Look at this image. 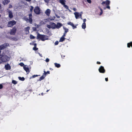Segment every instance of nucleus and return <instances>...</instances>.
I'll return each instance as SVG.
<instances>
[{"instance_id": "nucleus-55", "label": "nucleus", "mask_w": 132, "mask_h": 132, "mask_svg": "<svg viewBox=\"0 0 132 132\" xmlns=\"http://www.w3.org/2000/svg\"><path fill=\"white\" fill-rule=\"evenodd\" d=\"M2 62L1 61V60H0V64L2 63Z\"/></svg>"}, {"instance_id": "nucleus-20", "label": "nucleus", "mask_w": 132, "mask_h": 132, "mask_svg": "<svg viewBox=\"0 0 132 132\" xmlns=\"http://www.w3.org/2000/svg\"><path fill=\"white\" fill-rule=\"evenodd\" d=\"M66 2L65 0H60L59 2L62 5H63L65 4V2Z\"/></svg>"}, {"instance_id": "nucleus-24", "label": "nucleus", "mask_w": 132, "mask_h": 132, "mask_svg": "<svg viewBox=\"0 0 132 132\" xmlns=\"http://www.w3.org/2000/svg\"><path fill=\"white\" fill-rule=\"evenodd\" d=\"M65 38L64 37H62L60 39L59 42H62L64 40Z\"/></svg>"}, {"instance_id": "nucleus-33", "label": "nucleus", "mask_w": 132, "mask_h": 132, "mask_svg": "<svg viewBox=\"0 0 132 132\" xmlns=\"http://www.w3.org/2000/svg\"><path fill=\"white\" fill-rule=\"evenodd\" d=\"M19 65L21 66H24V64L23 63H21L19 64Z\"/></svg>"}, {"instance_id": "nucleus-50", "label": "nucleus", "mask_w": 132, "mask_h": 132, "mask_svg": "<svg viewBox=\"0 0 132 132\" xmlns=\"http://www.w3.org/2000/svg\"><path fill=\"white\" fill-rule=\"evenodd\" d=\"M55 17H54L53 18V19H50L49 20H51V21H52V20H53L55 18Z\"/></svg>"}, {"instance_id": "nucleus-16", "label": "nucleus", "mask_w": 132, "mask_h": 132, "mask_svg": "<svg viewBox=\"0 0 132 132\" xmlns=\"http://www.w3.org/2000/svg\"><path fill=\"white\" fill-rule=\"evenodd\" d=\"M74 14L75 15V17L76 19H77L79 18L80 15H79V13H78L77 12H75L74 13ZM80 15L81 16V14H80Z\"/></svg>"}, {"instance_id": "nucleus-48", "label": "nucleus", "mask_w": 132, "mask_h": 132, "mask_svg": "<svg viewBox=\"0 0 132 132\" xmlns=\"http://www.w3.org/2000/svg\"><path fill=\"white\" fill-rule=\"evenodd\" d=\"M73 10H74V11H76V9L75 8H73Z\"/></svg>"}, {"instance_id": "nucleus-6", "label": "nucleus", "mask_w": 132, "mask_h": 132, "mask_svg": "<svg viewBox=\"0 0 132 132\" xmlns=\"http://www.w3.org/2000/svg\"><path fill=\"white\" fill-rule=\"evenodd\" d=\"M16 29L15 28H14L12 29L11 30L10 32V34L11 35H14L16 31Z\"/></svg>"}, {"instance_id": "nucleus-40", "label": "nucleus", "mask_w": 132, "mask_h": 132, "mask_svg": "<svg viewBox=\"0 0 132 132\" xmlns=\"http://www.w3.org/2000/svg\"><path fill=\"white\" fill-rule=\"evenodd\" d=\"M32 29H33V30L34 31H36V27H33L32 28Z\"/></svg>"}, {"instance_id": "nucleus-51", "label": "nucleus", "mask_w": 132, "mask_h": 132, "mask_svg": "<svg viewBox=\"0 0 132 132\" xmlns=\"http://www.w3.org/2000/svg\"><path fill=\"white\" fill-rule=\"evenodd\" d=\"M34 45V47H35H35H36V44H35Z\"/></svg>"}, {"instance_id": "nucleus-1", "label": "nucleus", "mask_w": 132, "mask_h": 132, "mask_svg": "<svg viewBox=\"0 0 132 132\" xmlns=\"http://www.w3.org/2000/svg\"><path fill=\"white\" fill-rule=\"evenodd\" d=\"M10 58L9 57L6 55H3L2 56L0 55V60L2 62H4L9 60Z\"/></svg>"}, {"instance_id": "nucleus-32", "label": "nucleus", "mask_w": 132, "mask_h": 132, "mask_svg": "<svg viewBox=\"0 0 132 132\" xmlns=\"http://www.w3.org/2000/svg\"><path fill=\"white\" fill-rule=\"evenodd\" d=\"M30 38L31 39H33L35 38V37L32 35H31L30 36Z\"/></svg>"}, {"instance_id": "nucleus-53", "label": "nucleus", "mask_w": 132, "mask_h": 132, "mask_svg": "<svg viewBox=\"0 0 132 132\" xmlns=\"http://www.w3.org/2000/svg\"><path fill=\"white\" fill-rule=\"evenodd\" d=\"M46 73H48V74H49L50 73V71H47V72H46Z\"/></svg>"}, {"instance_id": "nucleus-42", "label": "nucleus", "mask_w": 132, "mask_h": 132, "mask_svg": "<svg viewBox=\"0 0 132 132\" xmlns=\"http://www.w3.org/2000/svg\"><path fill=\"white\" fill-rule=\"evenodd\" d=\"M66 33H64L63 35L62 36V37H64L65 36Z\"/></svg>"}, {"instance_id": "nucleus-25", "label": "nucleus", "mask_w": 132, "mask_h": 132, "mask_svg": "<svg viewBox=\"0 0 132 132\" xmlns=\"http://www.w3.org/2000/svg\"><path fill=\"white\" fill-rule=\"evenodd\" d=\"M63 7H65L66 9L69 10H70L69 9V7L67 5H66L65 4H64L63 5Z\"/></svg>"}, {"instance_id": "nucleus-41", "label": "nucleus", "mask_w": 132, "mask_h": 132, "mask_svg": "<svg viewBox=\"0 0 132 132\" xmlns=\"http://www.w3.org/2000/svg\"><path fill=\"white\" fill-rule=\"evenodd\" d=\"M3 87V85L2 84H0V89H1Z\"/></svg>"}, {"instance_id": "nucleus-31", "label": "nucleus", "mask_w": 132, "mask_h": 132, "mask_svg": "<svg viewBox=\"0 0 132 132\" xmlns=\"http://www.w3.org/2000/svg\"><path fill=\"white\" fill-rule=\"evenodd\" d=\"M100 9L101 11V12L100 13V15H101L103 13V10H102V9L100 7Z\"/></svg>"}, {"instance_id": "nucleus-45", "label": "nucleus", "mask_w": 132, "mask_h": 132, "mask_svg": "<svg viewBox=\"0 0 132 132\" xmlns=\"http://www.w3.org/2000/svg\"><path fill=\"white\" fill-rule=\"evenodd\" d=\"M12 6L11 5H9V8H12Z\"/></svg>"}, {"instance_id": "nucleus-37", "label": "nucleus", "mask_w": 132, "mask_h": 132, "mask_svg": "<svg viewBox=\"0 0 132 132\" xmlns=\"http://www.w3.org/2000/svg\"><path fill=\"white\" fill-rule=\"evenodd\" d=\"M106 8L109 9H110V7L109 6V5H106Z\"/></svg>"}, {"instance_id": "nucleus-23", "label": "nucleus", "mask_w": 132, "mask_h": 132, "mask_svg": "<svg viewBox=\"0 0 132 132\" xmlns=\"http://www.w3.org/2000/svg\"><path fill=\"white\" fill-rule=\"evenodd\" d=\"M82 28L85 29L86 28V24L85 23H83L82 26Z\"/></svg>"}, {"instance_id": "nucleus-15", "label": "nucleus", "mask_w": 132, "mask_h": 132, "mask_svg": "<svg viewBox=\"0 0 132 132\" xmlns=\"http://www.w3.org/2000/svg\"><path fill=\"white\" fill-rule=\"evenodd\" d=\"M30 27H28L24 28L25 31L26 32V34H27L29 33V30L30 29Z\"/></svg>"}, {"instance_id": "nucleus-44", "label": "nucleus", "mask_w": 132, "mask_h": 132, "mask_svg": "<svg viewBox=\"0 0 132 132\" xmlns=\"http://www.w3.org/2000/svg\"><path fill=\"white\" fill-rule=\"evenodd\" d=\"M58 45V41H56L55 43V45Z\"/></svg>"}, {"instance_id": "nucleus-17", "label": "nucleus", "mask_w": 132, "mask_h": 132, "mask_svg": "<svg viewBox=\"0 0 132 132\" xmlns=\"http://www.w3.org/2000/svg\"><path fill=\"white\" fill-rule=\"evenodd\" d=\"M5 67L6 70H9L11 69V66L9 64L5 65Z\"/></svg>"}, {"instance_id": "nucleus-30", "label": "nucleus", "mask_w": 132, "mask_h": 132, "mask_svg": "<svg viewBox=\"0 0 132 132\" xmlns=\"http://www.w3.org/2000/svg\"><path fill=\"white\" fill-rule=\"evenodd\" d=\"M12 83L14 84H16L17 83V82L15 80H13L12 81Z\"/></svg>"}, {"instance_id": "nucleus-27", "label": "nucleus", "mask_w": 132, "mask_h": 132, "mask_svg": "<svg viewBox=\"0 0 132 132\" xmlns=\"http://www.w3.org/2000/svg\"><path fill=\"white\" fill-rule=\"evenodd\" d=\"M19 79L20 80L22 81H24V78L23 77H19Z\"/></svg>"}, {"instance_id": "nucleus-4", "label": "nucleus", "mask_w": 132, "mask_h": 132, "mask_svg": "<svg viewBox=\"0 0 132 132\" xmlns=\"http://www.w3.org/2000/svg\"><path fill=\"white\" fill-rule=\"evenodd\" d=\"M16 22L14 20L10 21L8 23L7 26L8 27H11L16 24Z\"/></svg>"}, {"instance_id": "nucleus-11", "label": "nucleus", "mask_w": 132, "mask_h": 132, "mask_svg": "<svg viewBox=\"0 0 132 132\" xmlns=\"http://www.w3.org/2000/svg\"><path fill=\"white\" fill-rule=\"evenodd\" d=\"M110 3V2L108 0H106L105 1H103L102 3V4L104 5V4H105L106 5H109Z\"/></svg>"}, {"instance_id": "nucleus-12", "label": "nucleus", "mask_w": 132, "mask_h": 132, "mask_svg": "<svg viewBox=\"0 0 132 132\" xmlns=\"http://www.w3.org/2000/svg\"><path fill=\"white\" fill-rule=\"evenodd\" d=\"M46 72L45 71H44V73L43 74L42 76H41L39 80L40 81H41V80L43 79L46 76Z\"/></svg>"}, {"instance_id": "nucleus-43", "label": "nucleus", "mask_w": 132, "mask_h": 132, "mask_svg": "<svg viewBox=\"0 0 132 132\" xmlns=\"http://www.w3.org/2000/svg\"><path fill=\"white\" fill-rule=\"evenodd\" d=\"M86 19H83V22H84V23H85V22H86Z\"/></svg>"}, {"instance_id": "nucleus-56", "label": "nucleus", "mask_w": 132, "mask_h": 132, "mask_svg": "<svg viewBox=\"0 0 132 132\" xmlns=\"http://www.w3.org/2000/svg\"><path fill=\"white\" fill-rule=\"evenodd\" d=\"M41 94L42 95H43V93H41Z\"/></svg>"}, {"instance_id": "nucleus-29", "label": "nucleus", "mask_w": 132, "mask_h": 132, "mask_svg": "<svg viewBox=\"0 0 132 132\" xmlns=\"http://www.w3.org/2000/svg\"><path fill=\"white\" fill-rule=\"evenodd\" d=\"M34 9V7L33 6H30V11L31 12H32L33 11V10Z\"/></svg>"}, {"instance_id": "nucleus-18", "label": "nucleus", "mask_w": 132, "mask_h": 132, "mask_svg": "<svg viewBox=\"0 0 132 132\" xmlns=\"http://www.w3.org/2000/svg\"><path fill=\"white\" fill-rule=\"evenodd\" d=\"M29 18L30 19V23H32V15L31 13L29 15Z\"/></svg>"}, {"instance_id": "nucleus-13", "label": "nucleus", "mask_w": 132, "mask_h": 132, "mask_svg": "<svg viewBox=\"0 0 132 132\" xmlns=\"http://www.w3.org/2000/svg\"><path fill=\"white\" fill-rule=\"evenodd\" d=\"M67 24L68 25H69L73 27V29H74L75 28H77L76 26H75L74 24L72 23L71 22H68L67 23Z\"/></svg>"}, {"instance_id": "nucleus-2", "label": "nucleus", "mask_w": 132, "mask_h": 132, "mask_svg": "<svg viewBox=\"0 0 132 132\" xmlns=\"http://www.w3.org/2000/svg\"><path fill=\"white\" fill-rule=\"evenodd\" d=\"M57 24L58 23H57L56 25L55 23L52 22H51L50 23V24L46 25V27L49 29L51 28L53 29H55V28H57Z\"/></svg>"}, {"instance_id": "nucleus-35", "label": "nucleus", "mask_w": 132, "mask_h": 132, "mask_svg": "<svg viewBox=\"0 0 132 132\" xmlns=\"http://www.w3.org/2000/svg\"><path fill=\"white\" fill-rule=\"evenodd\" d=\"M38 75H34L32 76V77L33 78H35V77H37Z\"/></svg>"}, {"instance_id": "nucleus-54", "label": "nucleus", "mask_w": 132, "mask_h": 132, "mask_svg": "<svg viewBox=\"0 0 132 132\" xmlns=\"http://www.w3.org/2000/svg\"><path fill=\"white\" fill-rule=\"evenodd\" d=\"M28 2H30L31 1V0H26Z\"/></svg>"}, {"instance_id": "nucleus-38", "label": "nucleus", "mask_w": 132, "mask_h": 132, "mask_svg": "<svg viewBox=\"0 0 132 132\" xmlns=\"http://www.w3.org/2000/svg\"><path fill=\"white\" fill-rule=\"evenodd\" d=\"M87 2L89 3H91V1L90 0H87Z\"/></svg>"}, {"instance_id": "nucleus-59", "label": "nucleus", "mask_w": 132, "mask_h": 132, "mask_svg": "<svg viewBox=\"0 0 132 132\" xmlns=\"http://www.w3.org/2000/svg\"><path fill=\"white\" fill-rule=\"evenodd\" d=\"M58 18H60V16H58Z\"/></svg>"}, {"instance_id": "nucleus-5", "label": "nucleus", "mask_w": 132, "mask_h": 132, "mask_svg": "<svg viewBox=\"0 0 132 132\" xmlns=\"http://www.w3.org/2000/svg\"><path fill=\"white\" fill-rule=\"evenodd\" d=\"M98 71L100 73H104L105 72V69L104 67L101 66L98 69Z\"/></svg>"}, {"instance_id": "nucleus-58", "label": "nucleus", "mask_w": 132, "mask_h": 132, "mask_svg": "<svg viewBox=\"0 0 132 132\" xmlns=\"http://www.w3.org/2000/svg\"><path fill=\"white\" fill-rule=\"evenodd\" d=\"M49 90H47V91H46V92H48V91H49Z\"/></svg>"}, {"instance_id": "nucleus-21", "label": "nucleus", "mask_w": 132, "mask_h": 132, "mask_svg": "<svg viewBox=\"0 0 132 132\" xmlns=\"http://www.w3.org/2000/svg\"><path fill=\"white\" fill-rule=\"evenodd\" d=\"M24 19L27 22H30V19H28V18H27L26 16H25L24 18Z\"/></svg>"}, {"instance_id": "nucleus-28", "label": "nucleus", "mask_w": 132, "mask_h": 132, "mask_svg": "<svg viewBox=\"0 0 132 132\" xmlns=\"http://www.w3.org/2000/svg\"><path fill=\"white\" fill-rule=\"evenodd\" d=\"M62 24L58 22V28H60L61 26H62Z\"/></svg>"}, {"instance_id": "nucleus-34", "label": "nucleus", "mask_w": 132, "mask_h": 132, "mask_svg": "<svg viewBox=\"0 0 132 132\" xmlns=\"http://www.w3.org/2000/svg\"><path fill=\"white\" fill-rule=\"evenodd\" d=\"M33 49L34 50L36 51L37 50L38 48H36V47H35H35H33Z\"/></svg>"}, {"instance_id": "nucleus-36", "label": "nucleus", "mask_w": 132, "mask_h": 132, "mask_svg": "<svg viewBox=\"0 0 132 132\" xmlns=\"http://www.w3.org/2000/svg\"><path fill=\"white\" fill-rule=\"evenodd\" d=\"M49 59L48 58H47L46 59L45 61L46 62H48L49 61Z\"/></svg>"}, {"instance_id": "nucleus-47", "label": "nucleus", "mask_w": 132, "mask_h": 132, "mask_svg": "<svg viewBox=\"0 0 132 132\" xmlns=\"http://www.w3.org/2000/svg\"><path fill=\"white\" fill-rule=\"evenodd\" d=\"M97 63L98 64H100L101 63L100 62L97 61Z\"/></svg>"}, {"instance_id": "nucleus-8", "label": "nucleus", "mask_w": 132, "mask_h": 132, "mask_svg": "<svg viewBox=\"0 0 132 132\" xmlns=\"http://www.w3.org/2000/svg\"><path fill=\"white\" fill-rule=\"evenodd\" d=\"M8 44L5 43L0 46V50L4 49L5 48H6L7 46H8Z\"/></svg>"}, {"instance_id": "nucleus-9", "label": "nucleus", "mask_w": 132, "mask_h": 132, "mask_svg": "<svg viewBox=\"0 0 132 132\" xmlns=\"http://www.w3.org/2000/svg\"><path fill=\"white\" fill-rule=\"evenodd\" d=\"M23 68L24 70L27 73H29L30 71L28 66L27 65H25L23 66Z\"/></svg>"}, {"instance_id": "nucleus-46", "label": "nucleus", "mask_w": 132, "mask_h": 132, "mask_svg": "<svg viewBox=\"0 0 132 132\" xmlns=\"http://www.w3.org/2000/svg\"><path fill=\"white\" fill-rule=\"evenodd\" d=\"M105 80L106 81H108V78H105Z\"/></svg>"}, {"instance_id": "nucleus-52", "label": "nucleus", "mask_w": 132, "mask_h": 132, "mask_svg": "<svg viewBox=\"0 0 132 132\" xmlns=\"http://www.w3.org/2000/svg\"><path fill=\"white\" fill-rule=\"evenodd\" d=\"M60 66H61L60 65V64H58V68L60 67Z\"/></svg>"}, {"instance_id": "nucleus-57", "label": "nucleus", "mask_w": 132, "mask_h": 132, "mask_svg": "<svg viewBox=\"0 0 132 132\" xmlns=\"http://www.w3.org/2000/svg\"><path fill=\"white\" fill-rule=\"evenodd\" d=\"M39 54L42 57V56L41 55H40V53H39Z\"/></svg>"}, {"instance_id": "nucleus-10", "label": "nucleus", "mask_w": 132, "mask_h": 132, "mask_svg": "<svg viewBox=\"0 0 132 132\" xmlns=\"http://www.w3.org/2000/svg\"><path fill=\"white\" fill-rule=\"evenodd\" d=\"M7 12L8 13L9 16V18H12L13 16L11 11L9 9H7Z\"/></svg>"}, {"instance_id": "nucleus-19", "label": "nucleus", "mask_w": 132, "mask_h": 132, "mask_svg": "<svg viewBox=\"0 0 132 132\" xmlns=\"http://www.w3.org/2000/svg\"><path fill=\"white\" fill-rule=\"evenodd\" d=\"M10 2V0H4L3 1V3L5 5L8 4Z\"/></svg>"}, {"instance_id": "nucleus-26", "label": "nucleus", "mask_w": 132, "mask_h": 132, "mask_svg": "<svg viewBox=\"0 0 132 132\" xmlns=\"http://www.w3.org/2000/svg\"><path fill=\"white\" fill-rule=\"evenodd\" d=\"M63 27L64 29V33H67L69 29L67 28H64V27Z\"/></svg>"}, {"instance_id": "nucleus-22", "label": "nucleus", "mask_w": 132, "mask_h": 132, "mask_svg": "<svg viewBox=\"0 0 132 132\" xmlns=\"http://www.w3.org/2000/svg\"><path fill=\"white\" fill-rule=\"evenodd\" d=\"M127 47L130 48L131 46L132 47V42L128 43L127 44Z\"/></svg>"}, {"instance_id": "nucleus-39", "label": "nucleus", "mask_w": 132, "mask_h": 132, "mask_svg": "<svg viewBox=\"0 0 132 132\" xmlns=\"http://www.w3.org/2000/svg\"><path fill=\"white\" fill-rule=\"evenodd\" d=\"M54 64L56 67L57 68H58V63H54Z\"/></svg>"}, {"instance_id": "nucleus-7", "label": "nucleus", "mask_w": 132, "mask_h": 132, "mask_svg": "<svg viewBox=\"0 0 132 132\" xmlns=\"http://www.w3.org/2000/svg\"><path fill=\"white\" fill-rule=\"evenodd\" d=\"M34 12L36 14H39L40 13L39 9L38 7H36L34 9Z\"/></svg>"}, {"instance_id": "nucleus-49", "label": "nucleus", "mask_w": 132, "mask_h": 132, "mask_svg": "<svg viewBox=\"0 0 132 132\" xmlns=\"http://www.w3.org/2000/svg\"><path fill=\"white\" fill-rule=\"evenodd\" d=\"M49 0H44L45 1V2L46 3H48V2Z\"/></svg>"}, {"instance_id": "nucleus-14", "label": "nucleus", "mask_w": 132, "mask_h": 132, "mask_svg": "<svg viewBox=\"0 0 132 132\" xmlns=\"http://www.w3.org/2000/svg\"><path fill=\"white\" fill-rule=\"evenodd\" d=\"M45 14L48 16H49L51 13V10L49 9H47L45 12Z\"/></svg>"}, {"instance_id": "nucleus-3", "label": "nucleus", "mask_w": 132, "mask_h": 132, "mask_svg": "<svg viewBox=\"0 0 132 132\" xmlns=\"http://www.w3.org/2000/svg\"><path fill=\"white\" fill-rule=\"evenodd\" d=\"M37 37L40 39L42 41H44L45 40H47L48 39L47 36L39 34L37 36Z\"/></svg>"}]
</instances>
